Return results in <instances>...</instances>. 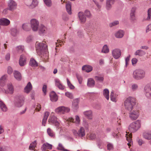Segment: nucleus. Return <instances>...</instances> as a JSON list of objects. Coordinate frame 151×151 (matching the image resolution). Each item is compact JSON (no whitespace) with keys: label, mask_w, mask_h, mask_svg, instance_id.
Returning <instances> with one entry per match:
<instances>
[{"label":"nucleus","mask_w":151,"mask_h":151,"mask_svg":"<svg viewBox=\"0 0 151 151\" xmlns=\"http://www.w3.org/2000/svg\"><path fill=\"white\" fill-rule=\"evenodd\" d=\"M36 48L38 54L41 56L45 62L47 61L49 59L48 52L46 42L44 41L40 42H37Z\"/></svg>","instance_id":"obj_1"},{"label":"nucleus","mask_w":151,"mask_h":151,"mask_svg":"<svg viewBox=\"0 0 151 151\" xmlns=\"http://www.w3.org/2000/svg\"><path fill=\"white\" fill-rule=\"evenodd\" d=\"M140 127V122L139 120L133 122L129 125L128 129L131 133H130L129 132H127V134H126V139L129 142L127 143L129 147H130L131 145L130 143H131L132 141V133L136 132Z\"/></svg>","instance_id":"obj_2"},{"label":"nucleus","mask_w":151,"mask_h":151,"mask_svg":"<svg viewBox=\"0 0 151 151\" xmlns=\"http://www.w3.org/2000/svg\"><path fill=\"white\" fill-rule=\"evenodd\" d=\"M136 103L135 98L129 97L127 98L124 102V106L126 109L128 111L133 110V107Z\"/></svg>","instance_id":"obj_3"},{"label":"nucleus","mask_w":151,"mask_h":151,"mask_svg":"<svg viewBox=\"0 0 151 151\" xmlns=\"http://www.w3.org/2000/svg\"><path fill=\"white\" fill-rule=\"evenodd\" d=\"M145 71L142 69H137L134 71L132 76L136 80H139L143 78L145 76Z\"/></svg>","instance_id":"obj_4"},{"label":"nucleus","mask_w":151,"mask_h":151,"mask_svg":"<svg viewBox=\"0 0 151 151\" xmlns=\"http://www.w3.org/2000/svg\"><path fill=\"white\" fill-rule=\"evenodd\" d=\"M48 122L50 124H53L57 128L59 129L60 127V124L57 118L55 116H52V114L50 117Z\"/></svg>","instance_id":"obj_5"},{"label":"nucleus","mask_w":151,"mask_h":151,"mask_svg":"<svg viewBox=\"0 0 151 151\" xmlns=\"http://www.w3.org/2000/svg\"><path fill=\"white\" fill-rule=\"evenodd\" d=\"M70 110V109L68 107L61 106L56 108L55 110V112L58 114H63L68 112Z\"/></svg>","instance_id":"obj_6"},{"label":"nucleus","mask_w":151,"mask_h":151,"mask_svg":"<svg viewBox=\"0 0 151 151\" xmlns=\"http://www.w3.org/2000/svg\"><path fill=\"white\" fill-rule=\"evenodd\" d=\"M129 111V117L131 120H134L137 119L139 115V111L137 110H132Z\"/></svg>","instance_id":"obj_7"},{"label":"nucleus","mask_w":151,"mask_h":151,"mask_svg":"<svg viewBox=\"0 0 151 151\" xmlns=\"http://www.w3.org/2000/svg\"><path fill=\"white\" fill-rule=\"evenodd\" d=\"M30 24L32 30L34 31H36L38 30L39 27V22L35 19H32L30 21Z\"/></svg>","instance_id":"obj_8"},{"label":"nucleus","mask_w":151,"mask_h":151,"mask_svg":"<svg viewBox=\"0 0 151 151\" xmlns=\"http://www.w3.org/2000/svg\"><path fill=\"white\" fill-rule=\"evenodd\" d=\"M113 57L115 59H118L121 56V50L118 48H115L112 51Z\"/></svg>","instance_id":"obj_9"},{"label":"nucleus","mask_w":151,"mask_h":151,"mask_svg":"<svg viewBox=\"0 0 151 151\" xmlns=\"http://www.w3.org/2000/svg\"><path fill=\"white\" fill-rule=\"evenodd\" d=\"M144 93L146 96L148 98H151V85L146 86L144 89Z\"/></svg>","instance_id":"obj_10"},{"label":"nucleus","mask_w":151,"mask_h":151,"mask_svg":"<svg viewBox=\"0 0 151 151\" xmlns=\"http://www.w3.org/2000/svg\"><path fill=\"white\" fill-rule=\"evenodd\" d=\"M66 121L68 122V125L69 124V123H70V122L78 124H80V120L79 116L77 115H76L75 116V121H74V119L72 117L68 118V119H67Z\"/></svg>","instance_id":"obj_11"},{"label":"nucleus","mask_w":151,"mask_h":151,"mask_svg":"<svg viewBox=\"0 0 151 151\" xmlns=\"http://www.w3.org/2000/svg\"><path fill=\"white\" fill-rule=\"evenodd\" d=\"M24 98L23 96H19V99L15 104V106L18 107H20L22 106L24 102Z\"/></svg>","instance_id":"obj_12"},{"label":"nucleus","mask_w":151,"mask_h":151,"mask_svg":"<svg viewBox=\"0 0 151 151\" xmlns=\"http://www.w3.org/2000/svg\"><path fill=\"white\" fill-rule=\"evenodd\" d=\"M5 93L6 94H12L14 93V89L13 86L11 83L7 85V88L5 90Z\"/></svg>","instance_id":"obj_13"},{"label":"nucleus","mask_w":151,"mask_h":151,"mask_svg":"<svg viewBox=\"0 0 151 151\" xmlns=\"http://www.w3.org/2000/svg\"><path fill=\"white\" fill-rule=\"evenodd\" d=\"M8 6L9 9L12 10L15 9L17 6L16 3L13 0H10L8 2Z\"/></svg>","instance_id":"obj_14"},{"label":"nucleus","mask_w":151,"mask_h":151,"mask_svg":"<svg viewBox=\"0 0 151 151\" xmlns=\"http://www.w3.org/2000/svg\"><path fill=\"white\" fill-rule=\"evenodd\" d=\"M83 114L85 116L90 120L93 119V113L91 110H88L84 111Z\"/></svg>","instance_id":"obj_15"},{"label":"nucleus","mask_w":151,"mask_h":151,"mask_svg":"<svg viewBox=\"0 0 151 151\" xmlns=\"http://www.w3.org/2000/svg\"><path fill=\"white\" fill-rule=\"evenodd\" d=\"M55 82L56 86L58 87L60 89L63 90L65 88V86L61 83L60 81L58 79H55Z\"/></svg>","instance_id":"obj_16"},{"label":"nucleus","mask_w":151,"mask_h":151,"mask_svg":"<svg viewBox=\"0 0 151 151\" xmlns=\"http://www.w3.org/2000/svg\"><path fill=\"white\" fill-rule=\"evenodd\" d=\"M78 17L81 23H84L86 20V18L84 16L83 13L82 12H80L78 14Z\"/></svg>","instance_id":"obj_17"},{"label":"nucleus","mask_w":151,"mask_h":151,"mask_svg":"<svg viewBox=\"0 0 151 151\" xmlns=\"http://www.w3.org/2000/svg\"><path fill=\"white\" fill-rule=\"evenodd\" d=\"M26 58L24 55H21L20 56L19 60V64L20 66H23L25 65L26 63Z\"/></svg>","instance_id":"obj_18"},{"label":"nucleus","mask_w":151,"mask_h":151,"mask_svg":"<svg viewBox=\"0 0 151 151\" xmlns=\"http://www.w3.org/2000/svg\"><path fill=\"white\" fill-rule=\"evenodd\" d=\"M10 23V21L6 18H2L0 19V25L3 26H7Z\"/></svg>","instance_id":"obj_19"},{"label":"nucleus","mask_w":151,"mask_h":151,"mask_svg":"<svg viewBox=\"0 0 151 151\" xmlns=\"http://www.w3.org/2000/svg\"><path fill=\"white\" fill-rule=\"evenodd\" d=\"M79 101L78 99H76L73 101L72 108L74 110H77L78 108V104Z\"/></svg>","instance_id":"obj_20"},{"label":"nucleus","mask_w":151,"mask_h":151,"mask_svg":"<svg viewBox=\"0 0 151 151\" xmlns=\"http://www.w3.org/2000/svg\"><path fill=\"white\" fill-rule=\"evenodd\" d=\"M114 2V0H106V8L107 10L110 9L112 7V5Z\"/></svg>","instance_id":"obj_21"},{"label":"nucleus","mask_w":151,"mask_h":151,"mask_svg":"<svg viewBox=\"0 0 151 151\" xmlns=\"http://www.w3.org/2000/svg\"><path fill=\"white\" fill-rule=\"evenodd\" d=\"M94 79L98 82L102 83L104 81V75L102 74H99L94 77Z\"/></svg>","instance_id":"obj_22"},{"label":"nucleus","mask_w":151,"mask_h":151,"mask_svg":"<svg viewBox=\"0 0 151 151\" xmlns=\"http://www.w3.org/2000/svg\"><path fill=\"white\" fill-rule=\"evenodd\" d=\"M50 100L52 101H56L58 99V97L55 93L54 92H52L50 94Z\"/></svg>","instance_id":"obj_23"},{"label":"nucleus","mask_w":151,"mask_h":151,"mask_svg":"<svg viewBox=\"0 0 151 151\" xmlns=\"http://www.w3.org/2000/svg\"><path fill=\"white\" fill-rule=\"evenodd\" d=\"M39 32L40 34L45 33L47 31V28L43 24H41L38 29Z\"/></svg>","instance_id":"obj_24"},{"label":"nucleus","mask_w":151,"mask_h":151,"mask_svg":"<svg viewBox=\"0 0 151 151\" xmlns=\"http://www.w3.org/2000/svg\"><path fill=\"white\" fill-rule=\"evenodd\" d=\"M124 34V32L122 30H120L116 32L115 34V37L117 38H122Z\"/></svg>","instance_id":"obj_25"},{"label":"nucleus","mask_w":151,"mask_h":151,"mask_svg":"<svg viewBox=\"0 0 151 151\" xmlns=\"http://www.w3.org/2000/svg\"><path fill=\"white\" fill-rule=\"evenodd\" d=\"M32 88V85L30 82H29L24 88V91L26 93H29Z\"/></svg>","instance_id":"obj_26"},{"label":"nucleus","mask_w":151,"mask_h":151,"mask_svg":"<svg viewBox=\"0 0 151 151\" xmlns=\"http://www.w3.org/2000/svg\"><path fill=\"white\" fill-rule=\"evenodd\" d=\"M7 76L4 75L2 76L0 79V85L1 86H4L5 84Z\"/></svg>","instance_id":"obj_27"},{"label":"nucleus","mask_w":151,"mask_h":151,"mask_svg":"<svg viewBox=\"0 0 151 151\" xmlns=\"http://www.w3.org/2000/svg\"><path fill=\"white\" fill-rule=\"evenodd\" d=\"M136 10V8L135 7H132L131 9L130 13V17L131 19L132 20H134L135 19V12Z\"/></svg>","instance_id":"obj_28"},{"label":"nucleus","mask_w":151,"mask_h":151,"mask_svg":"<svg viewBox=\"0 0 151 151\" xmlns=\"http://www.w3.org/2000/svg\"><path fill=\"white\" fill-rule=\"evenodd\" d=\"M52 145L48 143H44L42 147V149L43 150L45 151L46 150L48 149H52Z\"/></svg>","instance_id":"obj_29"},{"label":"nucleus","mask_w":151,"mask_h":151,"mask_svg":"<svg viewBox=\"0 0 151 151\" xmlns=\"http://www.w3.org/2000/svg\"><path fill=\"white\" fill-rule=\"evenodd\" d=\"M144 138L147 140L151 139V131L144 132L143 135Z\"/></svg>","instance_id":"obj_30"},{"label":"nucleus","mask_w":151,"mask_h":151,"mask_svg":"<svg viewBox=\"0 0 151 151\" xmlns=\"http://www.w3.org/2000/svg\"><path fill=\"white\" fill-rule=\"evenodd\" d=\"M15 78L18 81H20L22 79V76L20 73L18 71H15L14 72Z\"/></svg>","instance_id":"obj_31"},{"label":"nucleus","mask_w":151,"mask_h":151,"mask_svg":"<svg viewBox=\"0 0 151 151\" xmlns=\"http://www.w3.org/2000/svg\"><path fill=\"white\" fill-rule=\"evenodd\" d=\"M146 54V52L144 51L139 50H137L134 53V55H139L142 57L144 56Z\"/></svg>","instance_id":"obj_32"},{"label":"nucleus","mask_w":151,"mask_h":151,"mask_svg":"<svg viewBox=\"0 0 151 151\" xmlns=\"http://www.w3.org/2000/svg\"><path fill=\"white\" fill-rule=\"evenodd\" d=\"M92 67L91 66L88 65L84 66L82 68L83 70H85L88 73L91 71L92 70Z\"/></svg>","instance_id":"obj_33"},{"label":"nucleus","mask_w":151,"mask_h":151,"mask_svg":"<svg viewBox=\"0 0 151 151\" xmlns=\"http://www.w3.org/2000/svg\"><path fill=\"white\" fill-rule=\"evenodd\" d=\"M95 85V81L92 78H88V80L87 85L89 87H93Z\"/></svg>","instance_id":"obj_34"},{"label":"nucleus","mask_w":151,"mask_h":151,"mask_svg":"<svg viewBox=\"0 0 151 151\" xmlns=\"http://www.w3.org/2000/svg\"><path fill=\"white\" fill-rule=\"evenodd\" d=\"M78 136L83 137L85 135V132L84 129L82 127H81L78 132Z\"/></svg>","instance_id":"obj_35"},{"label":"nucleus","mask_w":151,"mask_h":151,"mask_svg":"<svg viewBox=\"0 0 151 151\" xmlns=\"http://www.w3.org/2000/svg\"><path fill=\"white\" fill-rule=\"evenodd\" d=\"M103 94L104 97L107 100L109 99V91L108 89H105L103 91Z\"/></svg>","instance_id":"obj_36"},{"label":"nucleus","mask_w":151,"mask_h":151,"mask_svg":"<svg viewBox=\"0 0 151 151\" xmlns=\"http://www.w3.org/2000/svg\"><path fill=\"white\" fill-rule=\"evenodd\" d=\"M66 8L68 13L70 14H71V8L70 3H66Z\"/></svg>","instance_id":"obj_37"},{"label":"nucleus","mask_w":151,"mask_h":151,"mask_svg":"<svg viewBox=\"0 0 151 151\" xmlns=\"http://www.w3.org/2000/svg\"><path fill=\"white\" fill-rule=\"evenodd\" d=\"M29 65L32 67H36L38 66L36 61L33 59L31 58L29 62Z\"/></svg>","instance_id":"obj_38"},{"label":"nucleus","mask_w":151,"mask_h":151,"mask_svg":"<svg viewBox=\"0 0 151 151\" xmlns=\"http://www.w3.org/2000/svg\"><path fill=\"white\" fill-rule=\"evenodd\" d=\"M16 50L19 53H21L24 50V47L23 45H19L16 47Z\"/></svg>","instance_id":"obj_39"},{"label":"nucleus","mask_w":151,"mask_h":151,"mask_svg":"<svg viewBox=\"0 0 151 151\" xmlns=\"http://www.w3.org/2000/svg\"><path fill=\"white\" fill-rule=\"evenodd\" d=\"M109 49L106 45H105L103 47L101 52L102 53H107L109 52Z\"/></svg>","instance_id":"obj_40"},{"label":"nucleus","mask_w":151,"mask_h":151,"mask_svg":"<svg viewBox=\"0 0 151 151\" xmlns=\"http://www.w3.org/2000/svg\"><path fill=\"white\" fill-rule=\"evenodd\" d=\"M0 106L1 110L5 112L7 110V107L5 104L1 101H0Z\"/></svg>","instance_id":"obj_41"},{"label":"nucleus","mask_w":151,"mask_h":151,"mask_svg":"<svg viewBox=\"0 0 151 151\" xmlns=\"http://www.w3.org/2000/svg\"><path fill=\"white\" fill-rule=\"evenodd\" d=\"M11 34L13 36H16L18 34V31L16 28H12L11 30Z\"/></svg>","instance_id":"obj_42"},{"label":"nucleus","mask_w":151,"mask_h":151,"mask_svg":"<svg viewBox=\"0 0 151 151\" xmlns=\"http://www.w3.org/2000/svg\"><path fill=\"white\" fill-rule=\"evenodd\" d=\"M47 132L49 136L53 137H55V134L53 131L50 128H48L47 129Z\"/></svg>","instance_id":"obj_43"},{"label":"nucleus","mask_w":151,"mask_h":151,"mask_svg":"<svg viewBox=\"0 0 151 151\" xmlns=\"http://www.w3.org/2000/svg\"><path fill=\"white\" fill-rule=\"evenodd\" d=\"M116 95L114 93L113 91H111V92L110 98L112 101L114 102L116 101Z\"/></svg>","instance_id":"obj_44"},{"label":"nucleus","mask_w":151,"mask_h":151,"mask_svg":"<svg viewBox=\"0 0 151 151\" xmlns=\"http://www.w3.org/2000/svg\"><path fill=\"white\" fill-rule=\"evenodd\" d=\"M37 144L36 141L32 142L29 146V149L31 150H33L35 149Z\"/></svg>","instance_id":"obj_45"},{"label":"nucleus","mask_w":151,"mask_h":151,"mask_svg":"<svg viewBox=\"0 0 151 151\" xmlns=\"http://www.w3.org/2000/svg\"><path fill=\"white\" fill-rule=\"evenodd\" d=\"M22 27L23 29L26 31H28L29 29V26L28 23L23 24Z\"/></svg>","instance_id":"obj_46"},{"label":"nucleus","mask_w":151,"mask_h":151,"mask_svg":"<svg viewBox=\"0 0 151 151\" xmlns=\"http://www.w3.org/2000/svg\"><path fill=\"white\" fill-rule=\"evenodd\" d=\"M151 17V8H149L147 10V17L145 19L146 20H149Z\"/></svg>","instance_id":"obj_47"},{"label":"nucleus","mask_w":151,"mask_h":151,"mask_svg":"<svg viewBox=\"0 0 151 151\" xmlns=\"http://www.w3.org/2000/svg\"><path fill=\"white\" fill-rule=\"evenodd\" d=\"M76 76L78 80L79 83L80 84H81L83 81L82 77L81 75L78 74H76Z\"/></svg>","instance_id":"obj_48"},{"label":"nucleus","mask_w":151,"mask_h":151,"mask_svg":"<svg viewBox=\"0 0 151 151\" xmlns=\"http://www.w3.org/2000/svg\"><path fill=\"white\" fill-rule=\"evenodd\" d=\"M88 138L90 139H93L96 138V135L94 133H91L88 134Z\"/></svg>","instance_id":"obj_49"},{"label":"nucleus","mask_w":151,"mask_h":151,"mask_svg":"<svg viewBox=\"0 0 151 151\" xmlns=\"http://www.w3.org/2000/svg\"><path fill=\"white\" fill-rule=\"evenodd\" d=\"M44 1L46 5L50 7L52 5V2L51 0H43Z\"/></svg>","instance_id":"obj_50"},{"label":"nucleus","mask_w":151,"mask_h":151,"mask_svg":"<svg viewBox=\"0 0 151 151\" xmlns=\"http://www.w3.org/2000/svg\"><path fill=\"white\" fill-rule=\"evenodd\" d=\"M67 83L68 86L71 89H73L75 88L74 86L70 82L68 78L67 79Z\"/></svg>","instance_id":"obj_51"},{"label":"nucleus","mask_w":151,"mask_h":151,"mask_svg":"<svg viewBox=\"0 0 151 151\" xmlns=\"http://www.w3.org/2000/svg\"><path fill=\"white\" fill-rule=\"evenodd\" d=\"M65 95L71 99H72L73 98V96L72 93L69 92H66L65 93Z\"/></svg>","instance_id":"obj_52"},{"label":"nucleus","mask_w":151,"mask_h":151,"mask_svg":"<svg viewBox=\"0 0 151 151\" xmlns=\"http://www.w3.org/2000/svg\"><path fill=\"white\" fill-rule=\"evenodd\" d=\"M119 23V21H114L111 23H110L109 24V26L111 27L113 26H115L117 24H118Z\"/></svg>","instance_id":"obj_53"},{"label":"nucleus","mask_w":151,"mask_h":151,"mask_svg":"<svg viewBox=\"0 0 151 151\" xmlns=\"http://www.w3.org/2000/svg\"><path fill=\"white\" fill-rule=\"evenodd\" d=\"M107 147L108 150H111L113 149L114 146L113 144L111 143H109L107 145Z\"/></svg>","instance_id":"obj_54"},{"label":"nucleus","mask_w":151,"mask_h":151,"mask_svg":"<svg viewBox=\"0 0 151 151\" xmlns=\"http://www.w3.org/2000/svg\"><path fill=\"white\" fill-rule=\"evenodd\" d=\"M38 4V1L37 0H32L31 6L32 7L36 6Z\"/></svg>","instance_id":"obj_55"},{"label":"nucleus","mask_w":151,"mask_h":151,"mask_svg":"<svg viewBox=\"0 0 151 151\" xmlns=\"http://www.w3.org/2000/svg\"><path fill=\"white\" fill-rule=\"evenodd\" d=\"M130 57V55H129L127 58H125V65L126 67L128 65V62L129 60Z\"/></svg>","instance_id":"obj_56"},{"label":"nucleus","mask_w":151,"mask_h":151,"mask_svg":"<svg viewBox=\"0 0 151 151\" xmlns=\"http://www.w3.org/2000/svg\"><path fill=\"white\" fill-rule=\"evenodd\" d=\"M8 148L5 146H0V151H8Z\"/></svg>","instance_id":"obj_57"},{"label":"nucleus","mask_w":151,"mask_h":151,"mask_svg":"<svg viewBox=\"0 0 151 151\" xmlns=\"http://www.w3.org/2000/svg\"><path fill=\"white\" fill-rule=\"evenodd\" d=\"M32 1V0H26L25 3L27 6H31Z\"/></svg>","instance_id":"obj_58"},{"label":"nucleus","mask_w":151,"mask_h":151,"mask_svg":"<svg viewBox=\"0 0 151 151\" xmlns=\"http://www.w3.org/2000/svg\"><path fill=\"white\" fill-rule=\"evenodd\" d=\"M138 88V85L136 84H133L131 86V88L132 91L136 90Z\"/></svg>","instance_id":"obj_59"},{"label":"nucleus","mask_w":151,"mask_h":151,"mask_svg":"<svg viewBox=\"0 0 151 151\" xmlns=\"http://www.w3.org/2000/svg\"><path fill=\"white\" fill-rule=\"evenodd\" d=\"M63 41H61L60 40H57V42H56V47H58L59 46V45H60V46H61V44H60L61 43H63Z\"/></svg>","instance_id":"obj_60"},{"label":"nucleus","mask_w":151,"mask_h":151,"mask_svg":"<svg viewBox=\"0 0 151 151\" xmlns=\"http://www.w3.org/2000/svg\"><path fill=\"white\" fill-rule=\"evenodd\" d=\"M50 114V113L49 112L46 111L45 112L44 114V116L43 119H46L47 120L48 117L49 116V115Z\"/></svg>","instance_id":"obj_61"},{"label":"nucleus","mask_w":151,"mask_h":151,"mask_svg":"<svg viewBox=\"0 0 151 151\" xmlns=\"http://www.w3.org/2000/svg\"><path fill=\"white\" fill-rule=\"evenodd\" d=\"M137 141L139 145H141L143 143L142 140L139 139V138H137Z\"/></svg>","instance_id":"obj_62"},{"label":"nucleus","mask_w":151,"mask_h":151,"mask_svg":"<svg viewBox=\"0 0 151 151\" xmlns=\"http://www.w3.org/2000/svg\"><path fill=\"white\" fill-rule=\"evenodd\" d=\"M85 15L87 17H90L91 16L90 12L88 10H86L85 12Z\"/></svg>","instance_id":"obj_63"},{"label":"nucleus","mask_w":151,"mask_h":151,"mask_svg":"<svg viewBox=\"0 0 151 151\" xmlns=\"http://www.w3.org/2000/svg\"><path fill=\"white\" fill-rule=\"evenodd\" d=\"M150 30H151V24H149L147 26L146 28V32H147Z\"/></svg>","instance_id":"obj_64"}]
</instances>
